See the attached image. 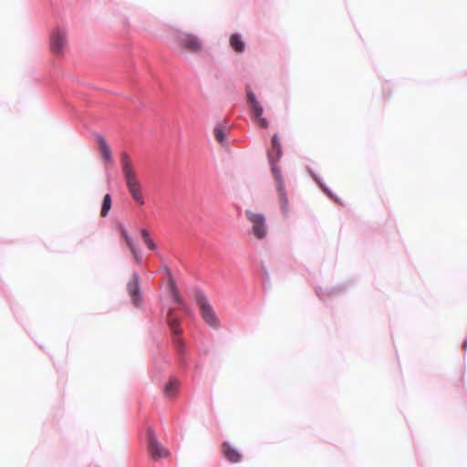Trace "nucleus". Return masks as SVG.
I'll use <instances>...</instances> for the list:
<instances>
[{
  "label": "nucleus",
  "mask_w": 467,
  "mask_h": 467,
  "mask_svg": "<svg viewBox=\"0 0 467 467\" xmlns=\"http://www.w3.org/2000/svg\"><path fill=\"white\" fill-rule=\"evenodd\" d=\"M178 44L191 53H199L203 49L202 41L195 35L179 32L176 36Z\"/></svg>",
  "instance_id": "obj_7"
},
{
  "label": "nucleus",
  "mask_w": 467,
  "mask_h": 467,
  "mask_svg": "<svg viewBox=\"0 0 467 467\" xmlns=\"http://www.w3.org/2000/svg\"><path fill=\"white\" fill-rule=\"evenodd\" d=\"M180 384V381L174 378L171 377L169 380V382L164 387V394L167 398H173L176 394L177 388Z\"/></svg>",
  "instance_id": "obj_14"
},
{
  "label": "nucleus",
  "mask_w": 467,
  "mask_h": 467,
  "mask_svg": "<svg viewBox=\"0 0 467 467\" xmlns=\"http://www.w3.org/2000/svg\"><path fill=\"white\" fill-rule=\"evenodd\" d=\"M170 288H171V293L172 294L174 302L176 304H182V298H181L180 295L178 294V292L176 291L175 285L173 284L172 281H171V283H170Z\"/></svg>",
  "instance_id": "obj_21"
},
{
  "label": "nucleus",
  "mask_w": 467,
  "mask_h": 467,
  "mask_svg": "<svg viewBox=\"0 0 467 467\" xmlns=\"http://www.w3.org/2000/svg\"><path fill=\"white\" fill-rule=\"evenodd\" d=\"M140 234H141L142 239H143L145 244L147 245V247L150 250H151V251H156L157 250V245L154 243V241L151 239L149 231L146 230V229H141L140 230Z\"/></svg>",
  "instance_id": "obj_17"
},
{
  "label": "nucleus",
  "mask_w": 467,
  "mask_h": 467,
  "mask_svg": "<svg viewBox=\"0 0 467 467\" xmlns=\"http://www.w3.org/2000/svg\"><path fill=\"white\" fill-rule=\"evenodd\" d=\"M194 300L199 307L200 315L204 323L211 328L218 330L221 327L220 319L204 292L201 289H197L194 294Z\"/></svg>",
  "instance_id": "obj_3"
},
{
  "label": "nucleus",
  "mask_w": 467,
  "mask_h": 467,
  "mask_svg": "<svg viewBox=\"0 0 467 467\" xmlns=\"http://www.w3.org/2000/svg\"><path fill=\"white\" fill-rule=\"evenodd\" d=\"M223 456L232 463L240 462L242 460L241 452L229 441H224L222 445Z\"/></svg>",
  "instance_id": "obj_11"
},
{
  "label": "nucleus",
  "mask_w": 467,
  "mask_h": 467,
  "mask_svg": "<svg viewBox=\"0 0 467 467\" xmlns=\"http://www.w3.org/2000/svg\"><path fill=\"white\" fill-rule=\"evenodd\" d=\"M96 138H97V141L99 145L100 151H101L104 161H109L111 160V150H110L106 140L100 134H97Z\"/></svg>",
  "instance_id": "obj_13"
},
{
  "label": "nucleus",
  "mask_w": 467,
  "mask_h": 467,
  "mask_svg": "<svg viewBox=\"0 0 467 467\" xmlns=\"http://www.w3.org/2000/svg\"><path fill=\"white\" fill-rule=\"evenodd\" d=\"M161 271L165 272L168 275V276L170 278V282L172 281L171 280V270H170V268L168 266H163Z\"/></svg>",
  "instance_id": "obj_22"
},
{
  "label": "nucleus",
  "mask_w": 467,
  "mask_h": 467,
  "mask_svg": "<svg viewBox=\"0 0 467 467\" xmlns=\"http://www.w3.org/2000/svg\"><path fill=\"white\" fill-rule=\"evenodd\" d=\"M213 132H214L215 139L218 142L223 143L226 141L227 136H226V133H225L223 128L222 127V125L217 124L214 127Z\"/></svg>",
  "instance_id": "obj_18"
},
{
  "label": "nucleus",
  "mask_w": 467,
  "mask_h": 467,
  "mask_svg": "<svg viewBox=\"0 0 467 467\" xmlns=\"http://www.w3.org/2000/svg\"><path fill=\"white\" fill-rule=\"evenodd\" d=\"M148 450L154 460L169 456L170 451L159 442L153 429L149 428L147 431Z\"/></svg>",
  "instance_id": "obj_9"
},
{
  "label": "nucleus",
  "mask_w": 467,
  "mask_h": 467,
  "mask_svg": "<svg viewBox=\"0 0 467 467\" xmlns=\"http://www.w3.org/2000/svg\"><path fill=\"white\" fill-rule=\"evenodd\" d=\"M129 248L130 249V251L133 254L134 260L137 263H140L142 260V255L140 254V251L138 245L136 244H133L131 246H129Z\"/></svg>",
  "instance_id": "obj_20"
},
{
  "label": "nucleus",
  "mask_w": 467,
  "mask_h": 467,
  "mask_svg": "<svg viewBox=\"0 0 467 467\" xmlns=\"http://www.w3.org/2000/svg\"><path fill=\"white\" fill-rule=\"evenodd\" d=\"M245 216L251 224L249 233L257 240L265 239L269 233L265 215L263 213L246 210Z\"/></svg>",
  "instance_id": "obj_4"
},
{
  "label": "nucleus",
  "mask_w": 467,
  "mask_h": 467,
  "mask_svg": "<svg viewBox=\"0 0 467 467\" xmlns=\"http://www.w3.org/2000/svg\"><path fill=\"white\" fill-rule=\"evenodd\" d=\"M272 147L275 151L276 161L274 160L272 152L268 151V160L271 166V170L275 180L276 182V191L279 194L281 210L284 214L288 213V198L285 192V182L282 176L280 168L277 165V161L281 159L283 155L282 146L280 143L278 134H274L272 137Z\"/></svg>",
  "instance_id": "obj_1"
},
{
  "label": "nucleus",
  "mask_w": 467,
  "mask_h": 467,
  "mask_svg": "<svg viewBox=\"0 0 467 467\" xmlns=\"http://www.w3.org/2000/svg\"><path fill=\"white\" fill-rule=\"evenodd\" d=\"M165 321L171 330L172 336V344L177 353L182 356L185 352V345L180 337L182 330L180 327V319L173 315L172 309H169L165 317Z\"/></svg>",
  "instance_id": "obj_5"
},
{
  "label": "nucleus",
  "mask_w": 467,
  "mask_h": 467,
  "mask_svg": "<svg viewBox=\"0 0 467 467\" xmlns=\"http://www.w3.org/2000/svg\"><path fill=\"white\" fill-rule=\"evenodd\" d=\"M309 172L313 178V180L318 184V186L320 187V189L331 199H335V196L333 194V192L326 186V184L324 183L322 178L317 174L314 171H312L311 169H309Z\"/></svg>",
  "instance_id": "obj_15"
},
{
  "label": "nucleus",
  "mask_w": 467,
  "mask_h": 467,
  "mask_svg": "<svg viewBox=\"0 0 467 467\" xmlns=\"http://www.w3.org/2000/svg\"><path fill=\"white\" fill-rule=\"evenodd\" d=\"M230 46L237 53L244 52L246 47L239 33H234L230 36Z\"/></svg>",
  "instance_id": "obj_12"
},
{
  "label": "nucleus",
  "mask_w": 467,
  "mask_h": 467,
  "mask_svg": "<svg viewBox=\"0 0 467 467\" xmlns=\"http://www.w3.org/2000/svg\"><path fill=\"white\" fill-rule=\"evenodd\" d=\"M245 94H246V102L249 106L251 114L253 118L259 122L260 126L263 128H268L269 121L263 117L264 114V107L261 102L258 100L255 93L253 91L251 87L247 85L245 87Z\"/></svg>",
  "instance_id": "obj_6"
},
{
  "label": "nucleus",
  "mask_w": 467,
  "mask_h": 467,
  "mask_svg": "<svg viewBox=\"0 0 467 467\" xmlns=\"http://www.w3.org/2000/svg\"><path fill=\"white\" fill-rule=\"evenodd\" d=\"M317 296H318L320 298H322V297H323V295H322V293H321V289L317 290Z\"/></svg>",
  "instance_id": "obj_23"
},
{
  "label": "nucleus",
  "mask_w": 467,
  "mask_h": 467,
  "mask_svg": "<svg viewBox=\"0 0 467 467\" xmlns=\"http://www.w3.org/2000/svg\"><path fill=\"white\" fill-rule=\"evenodd\" d=\"M67 44V32L57 28L51 33L50 47L53 53L61 54Z\"/></svg>",
  "instance_id": "obj_10"
},
{
  "label": "nucleus",
  "mask_w": 467,
  "mask_h": 467,
  "mask_svg": "<svg viewBox=\"0 0 467 467\" xmlns=\"http://www.w3.org/2000/svg\"><path fill=\"white\" fill-rule=\"evenodd\" d=\"M140 275L137 272L132 274L131 279L127 284V291L134 306L140 308L143 306L141 288L140 285Z\"/></svg>",
  "instance_id": "obj_8"
},
{
  "label": "nucleus",
  "mask_w": 467,
  "mask_h": 467,
  "mask_svg": "<svg viewBox=\"0 0 467 467\" xmlns=\"http://www.w3.org/2000/svg\"><path fill=\"white\" fill-rule=\"evenodd\" d=\"M111 205H112L111 195L109 193H106L103 197L102 203H101L100 214L102 217H106L109 214V213L111 209Z\"/></svg>",
  "instance_id": "obj_16"
},
{
  "label": "nucleus",
  "mask_w": 467,
  "mask_h": 467,
  "mask_svg": "<svg viewBox=\"0 0 467 467\" xmlns=\"http://www.w3.org/2000/svg\"><path fill=\"white\" fill-rule=\"evenodd\" d=\"M466 348H467V339H465L463 342V348L466 349Z\"/></svg>",
  "instance_id": "obj_24"
},
{
  "label": "nucleus",
  "mask_w": 467,
  "mask_h": 467,
  "mask_svg": "<svg viewBox=\"0 0 467 467\" xmlns=\"http://www.w3.org/2000/svg\"><path fill=\"white\" fill-rule=\"evenodd\" d=\"M120 164L126 187L130 196L137 204L144 205L145 199L142 192V184L140 182L130 156L126 151H122L120 153Z\"/></svg>",
  "instance_id": "obj_2"
},
{
  "label": "nucleus",
  "mask_w": 467,
  "mask_h": 467,
  "mask_svg": "<svg viewBox=\"0 0 467 467\" xmlns=\"http://www.w3.org/2000/svg\"><path fill=\"white\" fill-rule=\"evenodd\" d=\"M119 230L121 232V235L124 238L128 247L131 246L133 244H135L133 242V240L131 239V237L130 236V234L128 233L127 229L125 228V226L122 223H119Z\"/></svg>",
  "instance_id": "obj_19"
}]
</instances>
